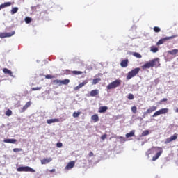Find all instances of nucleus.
I'll list each match as a JSON object with an SVG mask.
<instances>
[{"label": "nucleus", "mask_w": 178, "mask_h": 178, "mask_svg": "<svg viewBox=\"0 0 178 178\" xmlns=\"http://www.w3.org/2000/svg\"><path fill=\"white\" fill-rule=\"evenodd\" d=\"M161 66L159 63V58H154L150 61L146 62L143 65L141 66L143 70L145 69H150V67H158Z\"/></svg>", "instance_id": "nucleus-1"}, {"label": "nucleus", "mask_w": 178, "mask_h": 178, "mask_svg": "<svg viewBox=\"0 0 178 178\" xmlns=\"http://www.w3.org/2000/svg\"><path fill=\"white\" fill-rule=\"evenodd\" d=\"M141 69L140 67H136L135 69H133L131 70L127 76V80H130V79H133V77H135V76H137L138 73H140V71Z\"/></svg>", "instance_id": "nucleus-2"}, {"label": "nucleus", "mask_w": 178, "mask_h": 178, "mask_svg": "<svg viewBox=\"0 0 178 178\" xmlns=\"http://www.w3.org/2000/svg\"><path fill=\"white\" fill-rule=\"evenodd\" d=\"M122 84V80L120 79H117L111 83H109L106 88L107 90H113V88H116L117 87H119Z\"/></svg>", "instance_id": "nucleus-3"}, {"label": "nucleus", "mask_w": 178, "mask_h": 178, "mask_svg": "<svg viewBox=\"0 0 178 178\" xmlns=\"http://www.w3.org/2000/svg\"><path fill=\"white\" fill-rule=\"evenodd\" d=\"M53 83L56 86H67V84H69V83H70V80H69V79H64V80L56 79V80L53 81Z\"/></svg>", "instance_id": "nucleus-4"}, {"label": "nucleus", "mask_w": 178, "mask_h": 178, "mask_svg": "<svg viewBox=\"0 0 178 178\" xmlns=\"http://www.w3.org/2000/svg\"><path fill=\"white\" fill-rule=\"evenodd\" d=\"M17 172H31V173H35V170L29 166L19 167L17 168Z\"/></svg>", "instance_id": "nucleus-5"}, {"label": "nucleus", "mask_w": 178, "mask_h": 178, "mask_svg": "<svg viewBox=\"0 0 178 178\" xmlns=\"http://www.w3.org/2000/svg\"><path fill=\"white\" fill-rule=\"evenodd\" d=\"M168 112H169V108H161L156 111L153 114L152 118H156V116H159V115H165V113H168Z\"/></svg>", "instance_id": "nucleus-6"}, {"label": "nucleus", "mask_w": 178, "mask_h": 178, "mask_svg": "<svg viewBox=\"0 0 178 178\" xmlns=\"http://www.w3.org/2000/svg\"><path fill=\"white\" fill-rule=\"evenodd\" d=\"M176 37H177V35H172L170 37L163 38L157 42L156 45H162V44H163L165 42V41H168V40H172L173 38H176Z\"/></svg>", "instance_id": "nucleus-7"}, {"label": "nucleus", "mask_w": 178, "mask_h": 178, "mask_svg": "<svg viewBox=\"0 0 178 178\" xmlns=\"http://www.w3.org/2000/svg\"><path fill=\"white\" fill-rule=\"evenodd\" d=\"M156 149H159V152H157L156 155L152 157L153 161H156V159H158V158H159V156H161V155H162V153L163 152V151L162 150V147H156Z\"/></svg>", "instance_id": "nucleus-8"}, {"label": "nucleus", "mask_w": 178, "mask_h": 178, "mask_svg": "<svg viewBox=\"0 0 178 178\" xmlns=\"http://www.w3.org/2000/svg\"><path fill=\"white\" fill-rule=\"evenodd\" d=\"M15 32L13 31L11 33H0V38H9V37H12V35H15Z\"/></svg>", "instance_id": "nucleus-9"}, {"label": "nucleus", "mask_w": 178, "mask_h": 178, "mask_svg": "<svg viewBox=\"0 0 178 178\" xmlns=\"http://www.w3.org/2000/svg\"><path fill=\"white\" fill-rule=\"evenodd\" d=\"M175 140H177V134H175L172 136L167 138L165 144H169V143H172V141H175Z\"/></svg>", "instance_id": "nucleus-10"}, {"label": "nucleus", "mask_w": 178, "mask_h": 178, "mask_svg": "<svg viewBox=\"0 0 178 178\" xmlns=\"http://www.w3.org/2000/svg\"><path fill=\"white\" fill-rule=\"evenodd\" d=\"M88 83V80H85L82 83H79L76 87L74 88V91H78V90H80V88H82V87H84L87 83Z\"/></svg>", "instance_id": "nucleus-11"}, {"label": "nucleus", "mask_w": 178, "mask_h": 178, "mask_svg": "<svg viewBox=\"0 0 178 178\" xmlns=\"http://www.w3.org/2000/svg\"><path fill=\"white\" fill-rule=\"evenodd\" d=\"M74 165H76V161H72L69 162L65 166V170H70V169H73V168H74Z\"/></svg>", "instance_id": "nucleus-12"}, {"label": "nucleus", "mask_w": 178, "mask_h": 178, "mask_svg": "<svg viewBox=\"0 0 178 178\" xmlns=\"http://www.w3.org/2000/svg\"><path fill=\"white\" fill-rule=\"evenodd\" d=\"M3 72L4 74H8V76H10L11 77H15V76H13V73L8 68H3Z\"/></svg>", "instance_id": "nucleus-13"}, {"label": "nucleus", "mask_w": 178, "mask_h": 178, "mask_svg": "<svg viewBox=\"0 0 178 178\" xmlns=\"http://www.w3.org/2000/svg\"><path fill=\"white\" fill-rule=\"evenodd\" d=\"M47 123L48 124H52V123H59V119L58 118L49 119L47 120Z\"/></svg>", "instance_id": "nucleus-14"}, {"label": "nucleus", "mask_w": 178, "mask_h": 178, "mask_svg": "<svg viewBox=\"0 0 178 178\" xmlns=\"http://www.w3.org/2000/svg\"><path fill=\"white\" fill-rule=\"evenodd\" d=\"M120 66L122 67H127V66H129V59H125L121 61Z\"/></svg>", "instance_id": "nucleus-15"}, {"label": "nucleus", "mask_w": 178, "mask_h": 178, "mask_svg": "<svg viewBox=\"0 0 178 178\" xmlns=\"http://www.w3.org/2000/svg\"><path fill=\"white\" fill-rule=\"evenodd\" d=\"M3 143H7L8 144H16L17 140L16 139H4Z\"/></svg>", "instance_id": "nucleus-16"}, {"label": "nucleus", "mask_w": 178, "mask_h": 178, "mask_svg": "<svg viewBox=\"0 0 178 178\" xmlns=\"http://www.w3.org/2000/svg\"><path fill=\"white\" fill-rule=\"evenodd\" d=\"M158 109V107L156 106H151L149 108H148L146 111V113H152V112H155Z\"/></svg>", "instance_id": "nucleus-17"}, {"label": "nucleus", "mask_w": 178, "mask_h": 178, "mask_svg": "<svg viewBox=\"0 0 178 178\" xmlns=\"http://www.w3.org/2000/svg\"><path fill=\"white\" fill-rule=\"evenodd\" d=\"M108 111V106H100L99 108V113H104V112Z\"/></svg>", "instance_id": "nucleus-18"}, {"label": "nucleus", "mask_w": 178, "mask_h": 178, "mask_svg": "<svg viewBox=\"0 0 178 178\" xmlns=\"http://www.w3.org/2000/svg\"><path fill=\"white\" fill-rule=\"evenodd\" d=\"M91 119L93 120L94 123H97V122L99 121V117H98V114L92 115Z\"/></svg>", "instance_id": "nucleus-19"}, {"label": "nucleus", "mask_w": 178, "mask_h": 178, "mask_svg": "<svg viewBox=\"0 0 178 178\" xmlns=\"http://www.w3.org/2000/svg\"><path fill=\"white\" fill-rule=\"evenodd\" d=\"M52 161V159L49 158V159H43L41 160V163L42 165H47V163H49Z\"/></svg>", "instance_id": "nucleus-20"}, {"label": "nucleus", "mask_w": 178, "mask_h": 178, "mask_svg": "<svg viewBox=\"0 0 178 178\" xmlns=\"http://www.w3.org/2000/svg\"><path fill=\"white\" fill-rule=\"evenodd\" d=\"M31 105V102H28L26 104L23 106L22 112H24L28 108H30Z\"/></svg>", "instance_id": "nucleus-21"}, {"label": "nucleus", "mask_w": 178, "mask_h": 178, "mask_svg": "<svg viewBox=\"0 0 178 178\" xmlns=\"http://www.w3.org/2000/svg\"><path fill=\"white\" fill-rule=\"evenodd\" d=\"M99 94V90H93L90 92V97H95L96 95H98Z\"/></svg>", "instance_id": "nucleus-22"}, {"label": "nucleus", "mask_w": 178, "mask_h": 178, "mask_svg": "<svg viewBox=\"0 0 178 178\" xmlns=\"http://www.w3.org/2000/svg\"><path fill=\"white\" fill-rule=\"evenodd\" d=\"M11 5H13L12 2H5L4 3L1 4V7L3 8V9L4 8H8L9 6H11Z\"/></svg>", "instance_id": "nucleus-23"}, {"label": "nucleus", "mask_w": 178, "mask_h": 178, "mask_svg": "<svg viewBox=\"0 0 178 178\" xmlns=\"http://www.w3.org/2000/svg\"><path fill=\"white\" fill-rule=\"evenodd\" d=\"M151 52H153V54H156V52H158L159 51V49L158 47H156L155 46H152L150 47Z\"/></svg>", "instance_id": "nucleus-24"}, {"label": "nucleus", "mask_w": 178, "mask_h": 178, "mask_svg": "<svg viewBox=\"0 0 178 178\" xmlns=\"http://www.w3.org/2000/svg\"><path fill=\"white\" fill-rule=\"evenodd\" d=\"M168 54H169L170 55H176L177 54H178V49H175L171 51H168Z\"/></svg>", "instance_id": "nucleus-25"}, {"label": "nucleus", "mask_w": 178, "mask_h": 178, "mask_svg": "<svg viewBox=\"0 0 178 178\" xmlns=\"http://www.w3.org/2000/svg\"><path fill=\"white\" fill-rule=\"evenodd\" d=\"M134 133H135V131L132 130L130 131V133L127 134H126L127 138H129V137H134Z\"/></svg>", "instance_id": "nucleus-26"}, {"label": "nucleus", "mask_w": 178, "mask_h": 178, "mask_svg": "<svg viewBox=\"0 0 178 178\" xmlns=\"http://www.w3.org/2000/svg\"><path fill=\"white\" fill-rule=\"evenodd\" d=\"M132 55L133 56H135V58H138V59H141V58H143V56H141V54L138 52H134Z\"/></svg>", "instance_id": "nucleus-27"}, {"label": "nucleus", "mask_w": 178, "mask_h": 178, "mask_svg": "<svg viewBox=\"0 0 178 178\" xmlns=\"http://www.w3.org/2000/svg\"><path fill=\"white\" fill-rule=\"evenodd\" d=\"M72 74L74 76H79L80 74H83V72L81 71H71Z\"/></svg>", "instance_id": "nucleus-28"}, {"label": "nucleus", "mask_w": 178, "mask_h": 178, "mask_svg": "<svg viewBox=\"0 0 178 178\" xmlns=\"http://www.w3.org/2000/svg\"><path fill=\"white\" fill-rule=\"evenodd\" d=\"M19 10V8L14 7L11 9V15H15V13H17V11Z\"/></svg>", "instance_id": "nucleus-29"}, {"label": "nucleus", "mask_w": 178, "mask_h": 178, "mask_svg": "<svg viewBox=\"0 0 178 178\" xmlns=\"http://www.w3.org/2000/svg\"><path fill=\"white\" fill-rule=\"evenodd\" d=\"M99 81H101V78H96V79H94L93 81H92V86L95 85V84H98V82Z\"/></svg>", "instance_id": "nucleus-30"}, {"label": "nucleus", "mask_w": 178, "mask_h": 178, "mask_svg": "<svg viewBox=\"0 0 178 178\" xmlns=\"http://www.w3.org/2000/svg\"><path fill=\"white\" fill-rule=\"evenodd\" d=\"M81 112L78 111V112H74L72 116L73 118H79V116H80L81 115Z\"/></svg>", "instance_id": "nucleus-31"}, {"label": "nucleus", "mask_w": 178, "mask_h": 178, "mask_svg": "<svg viewBox=\"0 0 178 178\" xmlns=\"http://www.w3.org/2000/svg\"><path fill=\"white\" fill-rule=\"evenodd\" d=\"M25 23H26V24H29V23H31V18H30L29 17H26L25 18Z\"/></svg>", "instance_id": "nucleus-32"}, {"label": "nucleus", "mask_w": 178, "mask_h": 178, "mask_svg": "<svg viewBox=\"0 0 178 178\" xmlns=\"http://www.w3.org/2000/svg\"><path fill=\"white\" fill-rule=\"evenodd\" d=\"M153 29H154V31L155 33H159V32H161V28H159V27H158V26H154Z\"/></svg>", "instance_id": "nucleus-33"}, {"label": "nucleus", "mask_w": 178, "mask_h": 178, "mask_svg": "<svg viewBox=\"0 0 178 178\" xmlns=\"http://www.w3.org/2000/svg\"><path fill=\"white\" fill-rule=\"evenodd\" d=\"M149 134V131L146 130L142 133V137H145V136H148Z\"/></svg>", "instance_id": "nucleus-34"}, {"label": "nucleus", "mask_w": 178, "mask_h": 178, "mask_svg": "<svg viewBox=\"0 0 178 178\" xmlns=\"http://www.w3.org/2000/svg\"><path fill=\"white\" fill-rule=\"evenodd\" d=\"M115 138H118V140H121L122 143H124V141H126V138H124V137L123 136H117L115 137Z\"/></svg>", "instance_id": "nucleus-35"}, {"label": "nucleus", "mask_w": 178, "mask_h": 178, "mask_svg": "<svg viewBox=\"0 0 178 178\" xmlns=\"http://www.w3.org/2000/svg\"><path fill=\"white\" fill-rule=\"evenodd\" d=\"M128 99L132 100L134 99V95L131 93H129L127 97Z\"/></svg>", "instance_id": "nucleus-36"}, {"label": "nucleus", "mask_w": 178, "mask_h": 178, "mask_svg": "<svg viewBox=\"0 0 178 178\" xmlns=\"http://www.w3.org/2000/svg\"><path fill=\"white\" fill-rule=\"evenodd\" d=\"M6 116H12V111L10 109H8L6 112Z\"/></svg>", "instance_id": "nucleus-37"}, {"label": "nucleus", "mask_w": 178, "mask_h": 178, "mask_svg": "<svg viewBox=\"0 0 178 178\" xmlns=\"http://www.w3.org/2000/svg\"><path fill=\"white\" fill-rule=\"evenodd\" d=\"M41 88H42V87H35V88H32L31 90L32 91H40V90H41Z\"/></svg>", "instance_id": "nucleus-38"}, {"label": "nucleus", "mask_w": 178, "mask_h": 178, "mask_svg": "<svg viewBox=\"0 0 178 178\" xmlns=\"http://www.w3.org/2000/svg\"><path fill=\"white\" fill-rule=\"evenodd\" d=\"M131 111L134 113H137V106H132Z\"/></svg>", "instance_id": "nucleus-39"}, {"label": "nucleus", "mask_w": 178, "mask_h": 178, "mask_svg": "<svg viewBox=\"0 0 178 178\" xmlns=\"http://www.w3.org/2000/svg\"><path fill=\"white\" fill-rule=\"evenodd\" d=\"M23 151V149H20V148H15L13 149V152H20Z\"/></svg>", "instance_id": "nucleus-40"}, {"label": "nucleus", "mask_w": 178, "mask_h": 178, "mask_svg": "<svg viewBox=\"0 0 178 178\" xmlns=\"http://www.w3.org/2000/svg\"><path fill=\"white\" fill-rule=\"evenodd\" d=\"M56 147L58 148H62V147H63V144L62 143H56Z\"/></svg>", "instance_id": "nucleus-41"}, {"label": "nucleus", "mask_w": 178, "mask_h": 178, "mask_svg": "<svg viewBox=\"0 0 178 178\" xmlns=\"http://www.w3.org/2000/svg\"><path fill=\"white\" fill-rule=\"evenodd\" d=\"M45 79H54V76L51 74H47L45 76Z\"/></svg>", "instance_id": "nucleus-42"}, {"label": "nucleus", "mask_w": 178, "mask_h": 178, "mask_svg": "<svg viewBox=\"0 0 178 178\" xmlns=\"http://www.w3.org/2000/svg\"><path fill=\"white\" fill-rule=\"evenodd\" d=\"M108 137V135L104 134L101 136V140H105Z\"/></svg>", "instance_id": "nucleus-43"}, {"label": "nucleus", "mask_w": 178, "mask_h": 178, "mask_svg": "<svg viewBox=\"0 0 178 178\" xmlns=\"http://www.w3.org/2000/svg\"><path fill=\"white\" fill-rule=\"evenodd\" d=\"M166 101H168V99L167 98H163V99L161 100L159 104H161L162 102H166Z\"/></svg>", "instance_id": "nucleus-44"}, {"label": "nucleus", "mask_w": 178, "mask_h": 178, "mask_svg": "<svg viewBox=\"0 0 178 178\" xmlns=\"http://www.w3.org/2000/svg\"><path fill=\"white\" fill-rule=\"evenodd\" d=\"M88 156L91 157V156H94V153L92 152H90L88 154Z\"/></svg>", "instance_id": "nucleus-45"}, {"label": "nucleus", "mask_w": 178, "mask_h": 178, "mask_svg": "<svg viewBox=\"0 0 178 178\" xmlns=\"http://www.w3.org/2000/svg\"><path fill=\"white\" fill-rule=\"evenodd\" d=\"M56 170L55 169H52L50 170V173H55Z\"/></svg>", "instance_id": "nucleus-46"}, {"label": "nucleus", "mask_w": 178, "mask_h": 178, "mask_svg": "<svg viewBox=\"0 0 178 178\" xmlns=\"http://www.w3.org/2000/svg\"><path fill=\"white\" fill-rule=\"evenodd\" d=\"M175 112H176L177 113H178V108H177L175 109Z\"/></svg>", "instance_id": "nucleus-47"}, {"label": "nucleus", "mask_w": 178, "mask_h": 178, "mask_svg": "<svg viewBox=\"0 0 178 178\" xmlns=\"http://www.w3.org/2000/svg\"><path fill=\"white\" fill-rule=\"evenodd\" d=\"M1 9H3V8L1 6V5H0V10H1Z\"/></svg>", "instance_id": "nucleus-48"}]
</instances>
